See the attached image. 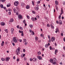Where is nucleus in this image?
I'll return each mask as SVG.
<instances>
[{
  "label": "nucleus",
  "instance_id": "obj_1",
  "mask_svg": "<svg viewBox=\"0 0 65 65\" xmlns=\"http://www.w3.org/2000/svg\"><path fill=\"white\" fill-rule=\"evenodd\" d=\"M20 50H21V48L20 47H19L16 50L15 53L17 55H19V54H20Z\"/></svg>",
  "mask_w": 65,
  "mask_h": 65
},
{
  "label": "nucleus",
  "instance_id": "obj_2",
  "mask_svg": "<svg viewBox=\"0 0 65 65\" xmlns=\"http://www.w3.org/2000/svg\"><path fill=\"white\" fill-rule=\"evenodd\" d=\"M18 38L15 37H13V40L15 43H17L18 42Z\"/></svg>",
  "mask_w": 65,
  "mask_h": 65
},
{
  "label": "nucleus",
  "instance_id": "obj_3",
  "mask_svg": "<svg viewBox=\"0 0 65 65\" xmlns=\"http://www.w3.org/2000/svg\"><path fill=\"white\" fill-rule=\"evenodd\" d=\"M19 3L18 1H15L14 3V5L15 6H18L19 5Z\"/></svg>",
  "mask_w": 65,
  "mask_h": 65
},
{
  "label": "nucleus",
  "instance_id": "obj_4",
  "mask_svg": "<svg viewBox=\"0 0 65 65\" xmlns=\"http://www.w3.org/2000/svg\"><path fill=\"white\" fill-rule=\"evenodd\" d=\"M55 38L54 37H52L51 39V41L52 42H53V41H55Z\"/></svg>",
  "mask_w": 65,
  "mask_h": 65
},
{
  "label": "nucleus",
  "instance_id": "obj_5",
  "mask_svg": "<svg viewBox=\"0 0 65 65\" xmlns=\"http://www.w3.org/2000/svg\"><path fill=\"white\" fill-rule=\"evenodd\" d=\"M13 11H14V13H16L17 11V9H16L15 8H14L13 9Z\"/></svg>",
  "mask_w": 65,
  "mask_h": 65
},
{
  "label": "nucleus",
  "instance_id": "obj_6",
  "mask_svg": "<svg viewBox=\"0 0 65 65\" xmlns=\"http://www.w3.org/2000/svg\"><path fill=\"white\" fill-rule=\"evenodd\" d=\"M46 22L48 21V18L47 17H45L44 18Z\"/></svg>",
  "mask_w": 65,
  "mask_h": 65
},
{
  "label": "nucleus",
  "instance_id": "obj_7",
  "mask_svg": "<svg viewBox=\"0 0 65 65\" xmlns=\"http://www.w3.org/2000/svg\"><path fill=\"white\" fill-rule=\"evenodd\" d=\"M37 57L39 60H42V57L40 56H38Z\"/></svg>",
  "mask_w": 65,
  "mask_h": 65
},
{
  "label": "nucleus",
  "instance_id": "obj_8",
  "mask_svg": "<svg viewBox=\"0 0 65 65\" xmlns=\"http://www.w3.org/2000/svg\"><path fill=\"white\" fill-rule=\"evenodd\" d=\"M11 30L12 34H13L14 32V29L13 28H11Z\"/></svg>",
  "mask_w": 65,
  "mask_h": 65
},
{
  "label": "nucleus",
  "instance_id": "obj_9",
  "mask_svg": "<svg viewBox=\"0 0 65 65\" xmlns=\"http://www.w3.org/2000/svg\"><path fill=\"white\" fill-rule=\"evenodd\" d=\"M9 22L11 23H12V22H13V19L12 18H11Z\"/></svg>",
  "mask_w": 65,
  "mask_h": 65
},
{
  "label": "nucleus",
  "instance_id": "obj_10",
  "mask_svg": "<svg viewBox=\"0 0 65 65\" xmlns=\"http://www.w3.org/2000/svg\"><path fill=\"white\" fill-rule=\"evenodd\" d=\"M18 18L19 19H22V16L21 15H18Z\"/></svg>",
  "mask_w": 65,
  "mask_h": 65
},
{
  "label": "nucleus",
  "instance_id": "obj_11",
  "mask_svg": "<svg viewBox=\"0 0 65 65\" xmlns=\"http://www.w3.org/2000/svg\"><path fill=\"white\" fill-rule=\"evenodd\" d=\"M5 24L4 22H2L1 23V25L2 26H4V25H5Z\"/></svg>",
  "mask_w": 65,
  "mask_h": 65
},
{
  "label": "nucleus",
  "instance_id": "obj_12",
  "mask_svg": "<svg viewBox=\"0 0 65 65\" xmlns=\"http://www.w3.org/2000/svg\"><path fill=\"white\" fill-rule=\"evenodd\" d=\"M32 60L34 62H36V59L35 58H33L32 59Z\"/></svg>",
  "mask_w": 65,
  "mask_h": 65
},
{
  "label": "nucleus",
  "instance_id": "obj_13",
  "mask_svg": "<svg viewBox=\"0 0 65 65\" xmlns=\"http://www.w3.org/2000/svg\"><path fill=\"white\" fill-rule=\"evenodd\" d=\"M58 50L57 49H56L55 50V55H57V53H58Z\"/></svg>",
  "mask_w": 65,
  "mask_h": 65
},
{
  "label": "nucleus",
  "instance_id": "obj_14",
  "mask_svg": "<svg viewBox=\"0 0 65 65\" xmlns=\"http://www.w3.org/2000/svg\"><path fill=\"white\" fill-rule=\"evenodd\" d=\"M35 40L36 41H37L38 40V38L37 37H35Z\"/></svg>",
  "mask_w": 65,
  "mask_h": 65
},
{
  "label": "nucleus",
  "instance_id": "obj_15",
  "mask_svg": "<svg viewBox=\"0 0 65 65\" xmlns=\"http://www.w3.org/2000/svg\"><path fill=\"white\" fill-rule=\"evenodd\" d=\"M55 3L56 5H58V2L57 1H55Z\"/></svg>",
  "mask_w": 65,
  "mask_h": 65
},
{
  "label": "nucleus",
  "instance_id": "obj_16",
  "mask_svg": "<svg viewBox=\"0 0 65 65\" xmlns=\"http://www.w3.org/2000/svg\"><path fill=\"white\" fill-rule=\"evenodd\" d=\"M10 59V58L9 57H7L6 58V60L7 61H7H9V60Z\"/></svg>",
  "mask_w": 65,
  "mask_h": 65
},
{
  "label": "nucleus",
  "instance_id": "obj_17",
  "mask_svg": "<svg viewBox=\"0 0 65 65\" xmlns=\"http://www.w3.org/2000/svg\"><path fill=\"white\" fill-rule=\"evenodd\" d=\"M31 20L32 21H35L34 17L31 18Z\"/></svg>",
  "mask_w": 65,
  "mask_h": 65
},
{
  "label": "nucleus",
  "instance_id": "obj_18",
  "mask_svg": "<svg viewBox=\"0 0 65 65\" xmlns=\"http://www.w3.org/2000/svg\"><path fill=\"white\" fill-rule=\"evenodd\" d=\"M45 48H48V46L47 44H45Z\"/></svg>",
  "mask_w": 65,
  "mask_h": 65
},
{
  "label": "nucleus",
  "instance_id": "obj_19",
  "mask_svg": "<svg viewBox=\"0 0 65 65\" xmlns=\"http://www.w3.org/2000/svg\"><path fill=\"white\" fill-rule=\"evenodd\" d=\"M61 13H64V12L63 11V8H62L61 9Z\"/></svg>",
  "mask_w": 65,
  "mask_h": 65
},
{
  "label": "nucleus",
  "instance_id": "obj_20",
  "mask_svg": "<svg viewBox=\"0 0 65 65\" xmlns=\"http://www.w3.org/2000/svg\"><path fill=\"white\" fill-rule=\"evenodd\" d=\"M26 9H29L30 8V7L28 5H27L26 7Z\"/></svg>",
  "mask_w": 65,
  "mask_h": 65
},
{
  "label": "nucleus",
  "instance_id": "obj_21",
  "mask_svg": "<svg viewBox=\"0 0 65 65\" xmlns=\"http://www.w3.org/2000/svg\"><path fill=\"white\" fill-rule=\"evenodd\" d=\"M51 28H52V29H54V26L51 24Z\"/></svg>",
  "mask_w": 65,
  "mask_h": 65
},
{
  "label": "nucleus",
  "instance_id": "obj_22",
  "mask_svg": "<svg viewBox=\"0 0 65 65\" xmlns=\"http://www.w3.org/2000/svg\"><path fill=\"white\" fill-rule=\"evenodd\" d=\"M35 8L36 10H38L39 9V8L37 7L36 8Z\"/></svg>",
  "mask_w": 65,
  "mask_h": 65
},
{
  "label": "nucleus",
  "instance_id": "obj_23",
  "mask_svg": "<svg viewBox=\"0 0 65 65\" xmlns=\"http://www.w3.org/2000/svg\"><path fill=\"white\" fill-rule=\"evenodd\" d=\"M50 62H51V63H53V61H54V60L52 59H50Z\"/></svg>",
  "mask_w": 65,
  "mask_h": 65
},
{
  "label": "nucleus",
  "instance_id": "obj_24",
  "mask_svg": "<svg viewBox=\"0 0 65 65\" xmlns=\"http://www.w3.org/2000/svg\"><path fill=\"white\" fill-rule=\"evenodd\" d=\"M37 54L38 55H40L41 54V52H40L39 51L37 53Z\"/></svg>",
  "mask_w": 65,
  "mask_h": 65
},
{
  "label": "nucleus",
  "instance_id": "obj_25",
  "mask_svg": "<svg viewBox=\"0 0 65 65\" xmlns=\"http://www.w3.org/2000/svg\"><path fill=\"white\" fill-rule=\"evenodd\" d=\"M0 6L2 8H3V4H1L0 5Z\"/></svg>",
  "mask_w": 65,
  "mask_h": 65
},
{
  "label": "nucleus",
  "instance_id": "obj_26",
  "mask_svg": "<svg viewBox=\"0 0 65 65\" xmlns=\"http://www.w3.org/2000/svg\"><path fill=\"white\" fill-rule=\"evenodd\" d=\"M53 59V60L54 61V62H56V61H57V59H56V58H54Z\"/></svg>",
  "mask_w": 65,
  "mask_h": 65
},
{
  "label": "nucleus",
  "instance_id": "obj_27",
  "mask_svg": "<svg viewBox=\"0 0 65 65\" xmlns=\"http://www.w3.org/2000/svg\"><path fill=\"white\" fill-rule=\"evenodd\" d=\"M29 27H30L31 28H33V25L30 24L29 25Z\"/></svg>",
  "mask_w": 65,
  "mask_h": 65
},
{
  "label": "nucleus",
  "instance_id": "obj_28",
  "mask_svg": "<svg viewBox=\"0 0 65 65\" xmlns=\"http://www.w3.org/2000/svg\"><path fill=\"white\" fill-rule=\"evenodd\" d=\"M19 32L20 33H23V31H21L20 30H19Z\"/></svg>",
  "mask_w": 65,
  "mask_h": 65
},
{
  "label": "nucleus",
  "instance_id": "obj_29",
  "mask_svg": "<svg viewBox=\"0 0 65 65\" xmlns=\"http://www.w3.org/2000/svg\"><path fill=\"white\" fill-rule=\"evenodd\" d=\"M56 31H55V32L57 33L58 32V31H59V30H58V28H57L56 29Z\"/></svg>",
  "mask_w": 65,
  "mask_h": 65
},
{
  "label": "nucleus",
  "instance_id": "obj_30",
  "mask_svg": "<svg viewBox=\"0 0 65 65\" xmlns=\"http://www.w3.org/2000/svg\"><path fill=\"white\" fill-rule=\"evenodd\" d=\"M59 23L60 25H61L62 24V21L61 20H59Z\"/></svg>",
  "mask_w": 65,
  "mask_h": 65
},
{
  "label": "nucleus",
  "instance_id": "obj_31",
  "mask_svg": "<svg viewBox=\"0 0 65 65\" xmlns=\"http://www.w3.org/2000/svg\"><path fill=\"white\" fill-rule=\"evenodd\" d=\"M34 1H32V4L33 5V6H34V5L35 4H34Z\"/></svg>",
  "mask_w": 65,
  "mask_h": 65
},
{
  "label": "nucleus",
  "instance_id": "obj_32",
  "mask_svg": "<svg viewBox=\"0 0 65 65\" xmlns=\"http://www.w3.org/2000/svg\"><path fill=\"white\" fill-rule=\"evenodd\" d=\"M1 60L3 61H5V59H4V58H1Z\"/></svg>",
  "mask_w": 65,
  "mask_h": 65
},
{
  "label": "nucleus",
  "instance_id": "obj_33",
  "mask_svg": "<svg viewBox=\"0 0 65 65\" xmlns=\"http://www.w3.org/2000/svg\"><path fill=\"white\" fill-rule=\"evenodd\" d=\"M27 19L28 20H29L30 19V17H29V15H27Z\"/></svg>",
  "mask_w": 65,
  "mask_h": 65
},
{
  "label": "nucleus",
  "instance_id": "obj_34",
  "mask_svg": "<svg viewBox=\"0 0 65 65\" xmlns=\"http://www.w3.org/2000/svg\"><path fill=\"white\" fill-rule=\"evenodd\" d=\"M47 37L49 39H51V37H50V36L49 35H48L47 36Z\"/></svg>",
  "mask_w": 65,
  "mask_h": 65
},
{
  "label": "nucleus",
  "instance_id": "obj_35",
  "mask_svg": "<svg viewBox=\"0 0 65 65\" xmlns=\"http://www.w3.org/2000/svg\"><path fill=\"white\" fill-rule=\"evenodd\" d=\"M24 5V3H22L21 5V6L23 7Z\"/></svg>",
  "mask_w": 65,
  "mask_h": 65
},
{
  "label": "nucleus",
  "instance_id": "obj_36",
  "mask_svg": "<svg viewBox=\"0 0 65 65\" xmlns=\"http://www.w3.org/2000/svg\"><path fill=\"white\" fill-rule=\"evenodd\" d=\"M4 31H5L6 33H8V30L7 29H5Z\"/></svg>",
  "mask_w": 65,
  "mask_h": 65
},
{
  "label": "nucleus",
  "instance_id": "obj_37",
  "mask_svg": "<svg viewBox=\"0 0 65 65\" xmlns=\"http://www.w3.org/2000/svg\"><path fill=\"white\" fill-rule=\"evenodd\" d=\"M52 63V64H56V62L55 61V62H53Z\"/></svg>",
  "mask_w": 65,
  "mask_h": 65
},
{
  "label": "nucleus",
  "instance_id": "obj_38",
  "mask_svg": "<svg viewBox=\"0 0 65 65\" xmlns=\"http://www.w3.org/2000/svg\"><path fill=\"white\" fill-rule=\"evenodd\" d=\"M23 40L24 41H23V42L24 43V42H26V41H27V40H26L25 39H24Z\"/></svg>",
  "mask_w": 65,
  "mask_h": 65
},
{
  "label": "nucleus",
  "instance_id": "obj_39",
  "mask_svg": "<svg viewBox=\"0 0 65 65\" xmlns=\"http://www.w3.org/2000/svg\"><path fill=\"white\" fill-rule=\"evenodd\" d=\"M44 35L43 34H41L40 35L41 37H43Z\"/></svg>",
  "mask_w": 65,
  "mask_h": 65
},
{
  "label": "nucleus",
  "instance_id": "obj_40",
  "mask_svg": "<svg viewBox=\"0 0 65 65\" xmlns=\"http://www.w3.org/2000/svg\"><path fill=\"white\" fill-rule=\"evenodd\" d=\"M23 22L24 24L26 23V20H24L23 21Z\"/></svg>",
  "mask_w": 65,
  "mask_h": 65
},
{
  "label": "nucleus",
  "instance_id": "obj_41",
  "mask_svg": "<svg viewBox=\"0 0 65 65\" xmlns=\"http://www.w3.org/2000/svg\"><path fill=\"white\" fill-rule=\"evenodd\" d=\"M47 26L48 27H50V25L49 24H48L47 25Z\"/></svg>",
  "mask_w": 65,
  "mask_h": 65
},
{
  "label": "nucleus",
  "instance_id": "obj_42",
  "mask_svg": "<svg viewBox=\"0 0 65 65\" xmlns=\"http://www.w3.org/2000/svg\"><path fill=\"white\" fill-rule=\"evenodd\" d=\"M10 6V5L9 4H8V5H7V7H9Z\"/></svg>",
  "mask_w": 65,
  "mask_h": 65
},
{
  "label": "nucleus",
  "instance_id": "obj_43",
  "mask_svg": "<svg viewBox=\"0 0 65 65\" xmlns=\"http://www.w3.org/2000/svg\"><path fill=\"white\" fill-rule=\"evenodd\" d=\"M61 15H60L58 17V18H59V20H60L61 19Z\"/></svg>",
  "mask_w": 65,
  "mask_h": 65
},
{
  "label": "nucleus",
  "instance_id": "obj_44",
  "mask_svg": "<svg viewBox=\"0 0 65 65\" xmlns=\"http://www.w3.org/2000/svg\"><path fill=\"white\" fill-rule=\"evenodd\" d=\"M23 27H20V28H19L20 30H23Z\"/></svg>",
  "mask_w": 65,
  "mask_h": 65
},
{
  "label": "nucleus",
  "instance_id": "obj_45",
  "mask_svg": "<svg viewBox=\"0 0 65 65\" xmlns=\"http://www.w3.org/2000/svg\"><path fill=\"white\" fill-rule=\"evenodd\" d=\"M56 22L57 24H59V21H58V20H56Z\"/></svg>",
  "mask_w": 65,
  "mask_h": 65
},
{
  "label": "nucleus",
  "instance_id": "obj_46",
  "mask_svg": "<svg viewBox=\"0 0 65 65\" xmlns=\"http://www.w3.org/2000/svg\"><path fill=\"white\" fill-rule=\"evenodd\" d=\"M32 13H33V14H35V11H32Z\"/></svg>",
  "mask_w": 65,
  "mask_h": 65
},
{
  "label": "nucleus",
  "instance_id": "obj_47",
  "mask_svg": "<svg viewBox=\"0 0 65 65\" xmlns=\"http://www.w3.org/2000/svg\"><path fill=\"white\" fill-rule=\"evenodd\" d=\"M63 4L64 5H65V2L64 1L63 2Z\"/></svg>",
  "mask_w": 65,
  "mask_h": 65
},
{
  "label": "nucleus",
  "instance_id": "obj_48",
  "mask_svg": "<svg viewBox=\"0 0 65 65\" xmlns=\"http://www.w3.org/2000/svg\"><path fill=\"white\" fill-rule=\"evenodd\" d=\"M27 43H28L27 42H25V43L24 44L25 45H27Z\"/></svg>",
  "mask_w": 65,
  "mask_h": 65
},
{
  "label": "nucleus",
  "instance_id": "obj_49",
  "mask_svg": "<svg viewBox=\"0 0 65 65\" xmlns=\"http://www.w3.org/2000/svg\"><path fill=\"white\" fill-rule=\"evenodd\" d=\"M6 0H1V1H2V2H5V1Z\"/></svg>",
  "mask_w": 65,
  "mask_h": 65
},
{
  "label": "nucleus",
  "instance_id": "obj_50",
  "mask_svg": "<svg viewBox=\"0 0 65 65\" xmlns=\"http://www.w3.org/2000/svg\"><path fill=\"white\" fill-rule=\"evenodd\" d=\"M32 30L30 29L29 30V32H30V33H32Z\"/></svg>",
  "mask_w": 65,
  "mask_h": 65
},
{
  "label": "nucleus",
  "instance_id": "obj_51",
  "mask_svg": "<svg viewBox=\"0 0 65 65\" xmlns=\"http://www.w3.org/2000/svg\"><path fill=\"white\" fill-rule=\"evenodd\" d=\"M24 61H26V57H24Z\"/></svg>",
  "mask_w": 65,
  "mask_h": 65
},
{
  "label": "nucleus",
  "instance_id": "obj_52",
  "mask_svg": "<svg viewBox=\"0 0 65 65\" xmlns=\"http://www.w3.org/2000/svg\"><path fill=\"white\" fill-rule=\"evenodd\" d=\"M19 41H20V42H22V40L21 39H20L19 40Z\"/></svg>",
  "mask_w": 65,
  "mask_h": 65
},
{
  "label": "nucleus",
  "instance_id": "obj_53",
  "mask_svg": "<svg viewBox=\"0 0 65 65\" xmlns=\"http://www.w3.org/2000/svg\"><path fill=\"white\" fill-rule=\"evenodd\" d=\"M12 44L13 46H15V44H14V43H12Z\"/></svg>",
  "mask_w": 65,
  "mask_h": 65
},
{
  "label": "nucleus",
  "instance_id": "obj_54",
  "mask_svg": "<svg viewBox=\"0 0 65 65\" xmlns=\"http://www.w3.org/2000/svg\"><path fill=\"white\" fill-rule=\"evenodd\" d=\"M29 60L30 61H32V58H30L29 59Z\"/></svg>",
  "mask_w": 65,
  "mask_h": 65
},
{
  "label": "nucleus",
  "instance_id": "obj_55",
  "mask_svg": "<svg viewBox=\"0 0 65 65\" xmlns=\"http://www.w3.org/2000/svg\"><path fill=\"white\" fill-rule=\"evenodd\" d=\"M8 14L9 15H10L11 14V12H8Z\"/></svg>",
  "mask_w": 65,
  "mask_h": 65
},
{
  "label": "nucleus",
  "instance_id": "obj_56",
  "mask_svg": "<svg viewBox=\"0 0 65 65\" xmlns=\"http://www.w3.org/2000/svg\"><path fill=\"white\" fill-rule=\"evenodd\" d=\"M16 15H19V13L18 12V11H17V12L16 13Z\"/></svg>",
  "mask_w": 65,
  "mask_h": 65
},
{
  "label": "nucleus",
  "instance_id": "obj_57",
  "mask_svg": "<svg viewBox=\"0 0 65 65\" xmlns=\"http://www.w3.org/2000/svg\"><path fill=\"white\" fill-rule=\"evenodd\" d=\"M13 59H14V60H15V56H14L13 57Z\"/></svg>",
  "mask_w": 65,
  "mask_h": 65
},
{
  "label": "nucleus",
  "instance_id": "obj_58",
  "mask_svg": "<svg viewBox=\"0 0 65 65\" xmlns=\"http://www.w3.org/2000/svg\"><path fill=\"white\" fill-rule=\"evenodd\" d=\"M39 17H40L39 16H38V15H37L36 16V17L38 18V19H39Z\"/></svg>",
  "mask_w": 65,
  "mask_h": 65
},
{
  "label": "nucleus",
  "instance_id": "obj_59",
  "mask_svg": "<svg viewBox=\"0 0 65 65\" xmlns=\"http://www.w3.org/2000/svg\"><path fill=\"white\" fill-rule=\"evenodd\" d=\"M50 50H52V47H51V46H50Z\"/></svg>",
  "mask_w": 65,
  "mask_h": 65
},
{
  "label": "nucleus",
  "instance_id": "obj_60",
  "mask_svg": "<svg viewBox=\"0 0 65 65\" xmlns=\"http://www.w3.org/2000/svg\"><path fill=\"white\" fill-rule=\"evenodd\" d=\"M21 36H24V34L23 33H22L21 34Z\"/></svg>",
  "mask_w": 65,
  "mask_h": 65
},
{
  "label": "nucleus",
  "instance_id": "obj_61",
  "mask_svg": "<svg viewBox=\"0 0 65 65\" xmlns=\"http://www.w3.org/2000/svg\"><path fill=\"white\" fill-rule=\"evenodd\" d=\"M37 3H38V4H39V3H40V1H38L37 2Z\"/></svg>",
  "mask_w": 65,
  "mask_h": 65
},
{
  "label": "nucleus",
  "instance_id": "obj_62",
  "mask_svg": "<svg viewBox=\"0 0 65 65\" xmlns=\"http://www.w3.org/2000/svg\"><path fill=\"white\" fill-rule=\"evenodd\" d=\"M61 36H63V34L62 33H61Z\"/></svg>",
  "mask_w": 65,
  "mask_h": 65
},
{
  "label": "nucleus",
  "instance_id": "obj_63",
  "mask_svg": "<svg viewBox=\"0 0 65 65\" xmlns=\"http://www.w3.org/2000/svg\"><path fill=\"white\" fill-rule=\"evenodd\" d=\"M3 8L4 9H5V10H6V8L5 7H4Z\"/></svg>",
  "mask_w": 65,
  "mask_h": 65
},
{
  "label": "nucleus",
  "instance_id": "obj_64",
  "mask_svg": "<svg viewBox=\"0 0 65 65\" xmlns=\"http://www.w3.org/2000/svg\"><path fill=\"white\" fill-rule=\"evenodd\" d=\"M17 27L18 28V29H19V25H17Z\"/></svg>",
  "mask_w": 65,
  "mask_h": 65
}]
</instances>
